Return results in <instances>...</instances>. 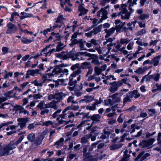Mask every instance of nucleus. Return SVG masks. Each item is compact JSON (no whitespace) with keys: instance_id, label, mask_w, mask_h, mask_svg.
<instances>
[{"instance_id":"f257e3e1","label":"nucleus","mask_w":161,"mask_h":161,"mask_svg":"<svg viewBox=\"0 0 161 161\" xmlns=\"http://www.w3.org/2000/svg\"><path fill=\"white\" fill-rule=\"evenodd\" d=\"M24 138V135L21 136L16 141H12L9 144L4 145L0 149V156H3L10 155L13 153V150L16 147Z\"/></svg>"},{"instance_id":"f03ea898","label":"nucleus","mask_w":161,"mask_h":161,"mask_svg":"<svg viewBox=\"0 0 161 161\" xmlns=\"http://www.w3.org/2000/svg\"><path fill=\"white\" fill-rule=\"evenodd\" d=\"M24 138V135L21 136L16 141H12L9 144L4 145L0 149V156H3L10 155L13 153V150L16 147Z\"/></svg>"},{"instance_id":"7ed1b4c3","label":"nucleus","mask_w":161,"mask_h":161,"mask_svg":"<svg viewBox=\"0 0 161 161\" xmlns=\"http://www.w3.org/2000/svg\"><path fill=\"white\" fill-rule=\"evenodd\" d=\"M118 94L115 93L111 96L112 100L109 99L108 100H105V105L106 106L114 105V106L112 107L113 110H114L115 108H119V105L122 102L120 97H118Z\"/></svg>"},{"instance_id":"20e7f679","label":"nucleus","mask_w":161,"mask_h":161,"mask_svg":"<svg viewBox=\"0 0 161 161\" xmlns=\"http://www.w3.org/2000/svg\"><path fill=\"white\" fill-rule=\"evenodd\" d=\"M126 8V5L125 4H123L121 6L122 15L121 18L122 19H128L130 15V13L127 11Z\"/></svg>"},{"instance_id":"39448f33","label":"nucleus","mask_w":161,"mask_h":161,"mask_svg":"<svg viewBox=\"0 0 161 161\" xmlns=\"http://www.w3.org/2000/svg\"><path fill=\"white\" fill-rule=\"evenodd\" d=\"M61 3V6L64 10L69 12L71 11V9L69 7L72 6V5L70 3L69 0H59Z\"/></svg>"},{"instance_id":"423d86ee","label":"nucleus","mask_w":161,"mask_h":161,"mask_svg":"<svg viewBox=\"0 0 161 161\" xmlns=\"http://www.w3.org/2000/svg\"><path fill=\"white\" fill-rule=\"evenodd\" d=\"M55 74H56V72H55L54 69L51 73H46L43 75L42 77V79L44 85H47L45 83L46 81L48 82L52 81V80L50 78L53 76Z\"/></svg>"},{"instance_id":"0eeeda50","label":"nucleus","mask_w":161,"mask_h":161,"mask_svg":"<svg viewBox=\"0 0 161 161\" xmlns=\"http://www.w3.org/2000/svg\"><path fill=\"white\" fill-rule=\"evenodd\" d=\"M70 107H68L66 108L63 111L62 114H61L60 115V117H61V118H57V119L60 124H66L69 123L70 121H65L63 119H64L65 116L67 114L66 113V111L68 110H70Z\"/></svg>"},{"instance_id":"6e6552de","label":"nucleus","mask_w":161,"mask_h":161,"mask_svg":"<svg viewBox=\"0 0 161 161\" xmlns=\"http://www.w3.org/2000/svg\"><path fill=\"white\" fill-rule=\"evenodd\" d=\"M97 16L99 17H101L100 19V21H102L107 19V12L105 9L102 8L97 13Z\"/></svg>"},{"instance_id":"1a4fd4ad","label":"nucleus","mask_w":161,"mask_h":161,"mask_svg":"<svg viewBox=\"0 0 161 161\" xmlns=\"http://www.w3.org/2000/svg\"><path fill=\"white\" fill-rule=\"evenodd\" d=\"M67 65H64V64H60L58 66H57L54 68L55 71L56 72V74L58 73H63L66 74H68V70L66 69L63 68L62 67L67 66Z\"/></svg>"},{"instance_id":"9d476101","label":"nucleus","mask_w":161,"mask_h":161,"mask_svg":"<svg viewBox=\"0 0 161 161\" xmlns=\"http://www.w3.org/2000/svg\"><path fill=\"white\" fill-rule=\"evenodd\" d=\"M71 69L73 70H76L71 75V76H73L74 77H75L76 75L79 74L81 72L80 69L79 68V65L78 64H77L73 65L71 66Z\"/></svg>"},{"instance_id":"9b49d317","label":"nucleus","mask_w":161,"mask_h":161,"mask_svg":"<svg viewBox=\"0 0 161 161\" xmlns=\"http://www.w3.org/2000/svg\"><path fill=\"white\" fill-rule=\"evenodd\" d=\"M63 47V45L62 43H59L56 49H52L46 53H44L43 54H44L45 56H47L48 54H50L53 52L61 51Z\"/></svg>"},{"instance_id":"f8f14e48","label":"nucleus","mask_w":161,"mask_h":161,"mask_svg":"<svg viewBox=\"0 0 161 161\" xmlns=\"http://www.w3.org/2000/svg\"><path fill=\"white\" fill-rule=\"evenodd\" d=\"M8 28L6 33L7 34H11L15 32L16 30V27L13 24L9 23L7 25Z\"/></svg>"},{"instance_id":"ddd939ff","label":"nucleus","mask_w":161,"mask_h":161,"mask_svg":"<svg viewBox=\"0 0 161 161\" xmlns=\"http://www.w3.org/2000/svg\"><path fill=\"white\" fill-rule=\"evenodd\" d=\"M130 41V40L128 38H121L119 40V42L115 44V48L117 49L119 48L122 45L126 44H128Z\"/></svg>"},{"instance_id":"4468645a","label":"nucleus","mask_w":161,"mask_h":161,"mask_svg":"<svg viewBox=\"0 0 161 161\" xmlns=\"http://www.w3.org/2000/svg\"><path fill=\"white\" fill-rule=\"evenodd\" d=\"M93 124V122H92V121L87 120L82 121L77 127V128H80L83 125H88L89 126L86 128L87 130H89L90 129V127L92 126Z\"/></svg>"},{"instance_id":"2eb2a0df","label":"nucleus","mask_w":161,"mask_h":161,"mask_svg":"<svg viewBox=\"0 0 161 161\" xmlns=\"http://www.w3.org/2000/svg\"><path fill=\"white\" fill-rule=\"evenodd\" d=\"M115 24L116 30L117 32H119L121 31L122 27L125 24V23L122 22L120 20H115Z\"/></svg>"},{"instance_id":"dca6fc26","label":"nucleus","mask_w":161,"mask_h":161,"mask_svg":"<svg viewBox=\"0 0 161 161\" xmlns=\"http://www.w3.org/2000/svg\"><path fill=\"white\" fill-rule=\"evenodd\" d=\"M137 20H135V21L132 22L131 23H129L127 24V25L129 27L128 28L125 27L123 30V31L124 32H126L128 30L132 31L133 28H134L136 24L137 23Z\"/></svg>"},{"instance_id":"f3484780","label":"nucleus","mask_w":161,"mask_h":161,"mask_svg":"<svg viewBox=\"0 0 161 161\" xmlns=\"http://www.w3.org/2000/svg\"><path fill=\"white\" fill-rule=\"evenodd\" d=\"M58 102H55L53 101L52 102L44 105V107L45 108H52L55 109L58 108V106L56 105V103H57Z\"/></svg>"},{"instance_id":"a211bd4d","label":"nucleus","mask_w":161,"mask_h":161,"mask_svg":"<svg viewBox=\"0 0 161 161\" xmlns=\"http://www.w3.org/2000/svg\"><path fill=\"white\" fill-rule=\"evenodd\" d=\"M36 4H38L39 6H40V8H46V2L42 1L36 3H34L31 7L26 8L25 11L26 12L29 11L30 8L35 6Z\"/></svg>"},{"instance_id":"6ab92c4d","label":"nucleus","mask_w":161,"mask_h":161,"mask_svg":"<svg viewBox=\"0 0 161 161\" xmlns=\"http://www.w3.org/2000/svg\"><path fill=\"white\" fill-rule=\"evenodd\" d=\"M18 125L20 126L21 129H22L25 126L26 123V120L23 118H19L17 119Z\"/></svg>"},{"instance_id":"aec40b11","label":"nucleus","mask_w":161,"mask_h":161,"mask_svg":"<svg viewBox=\"0 0 161 161\" xmlns=\"http://www.w3.org/2000/svg\"><path fill=\"white\" fill-rule=\"evenodd\" d=\"M20 14L22 15L20 16V19H24L26 18H30L31 17H35L31 13H26L25 12H22Z\"/></svg>"},{"instance_id":"412c9836","label":"nucleus","mask_w":161,"mask_h":161,"mask_svg":"<svg viewBox=\"0 0 161 161\" xmlns=\"http://www.w3.org/2000/svg\"><path fill=\"white\" fill-rule=\"evenodd\" d=\"M161 57L160 56H158L154 57L152 59L150 64H153L155 66H157L158 64L159 60Z\"/></svg>"},{"instance_id":"4be33fe9","label":"nucleus","mask_w":161,"mask_h":161,"mask_svg":"<svg viewBox=\"0 0 161 161\" xmlns=\"http://www.w3.org/2000/svg\"><path fill=\"white\" fill-rule=\"evenodd\" d=\"M100 118L101 116L98 114H94L90 117L92 121V122L93 123L99 121Z\"/></svg>"},{"instance_id":"5701e85b","label":"nucleus","mask_w":161,"mask_h":161,"mask_svg":"<svg viewBox=\"0 0 161 161\" xmlns=\"http://www.w3.org/2000/svg\"><path fill=\"white\" fill-rule=\"evenodd\" d=\"M109 84L112 85L111 86L109 89L110 92L114 93L117 91L118 87L116 84V82H114L113 83H110Z\"/></svg>"},{"instance_id":"b1692460","label":"nucleus","mask_w":161,"mask_h":161,"mask_svg":"<svg viewBox=\"0 0 161 161\" xmlns=\"http://www.w3.org/2000/svg\"><path fill=\"white\" fill-rule=\"evenodd\" d=\"M129 96L130 98L135 97L136 98L139 97L140 95L138 93L136 90H134L132 92L129 93Z\"/></svg>"},{"instance_id":"393cba45","label":"nucleus","mask_w":161,"mask_h":161,"mask_svg":"<svg viewBox=\"0 0 161 161\" xmlns=\"http://www.w3.org/2000/svg\"><path fill=\"white\" fill-rule=\"evenodd\" d=\"M160 77L159 74H155L154 75H150L148 78L150 79H153L154 80L158 81V80Z\"/></svg>"},{"instance_id":"a878e982","label":"nucleus","mask_w":161,"mask_h":161,"mask_svg":"<svg viewBox=\"0 0 161 161\" xmlns=\"http://www.w3.org/2000/svg\"><path fill=\"white\" fill-rule=\"evenodd\" d=\"M64 140V139L63 138H61L59 141L56 142L54 145L57 148H59L62 146Z\"/></svg>"},{"instance_id":"bb28decb","label":"nucleus","mask_w":161,"mask_h":161,"mask_svg":"<svg viewBox=\"0 0 161 161\" xmlns=\"http://www.w3.org/2000/svg\"><path fill=\"white\" fill-rule=\"evenodd\" d=\"M147 69V67H145L143 68L140 67L138 69L135 71L134 72L139 74H141L145 72Z\"/></svg>"},{"instance_id":"cd10ccee","label":"nucleus","mask_w":161,"mask_h":161,"mask_svg":"<svg viewBox=\"0 0 161 161\" xmlns=\"http://www.w3.org/2000/svg\"><path fill=\"white\" fill-rule=\"evenodd\" d=\"M34 38L33 37L31 39H28L25 37H22L21 39V41L24 43L29 44L34 41Z\"/></svg>"},{"instance_id":"c85d7f7f","label":"nucleus","mask_w":161,"mask_h":161,"mask_svg":"<svg viewBox=\"0 0 161 161\" xmlns=\"http://www.w3.org/2000/svg\"><path fill=\"white\" fill-rule=\"evenodd\" d=\"M50 45L47 46L45 48H44L42 51V53H41L40 54H39V53H37L36 55L34 56H32L30 58H38L39 56L41 55H42L43 54L42 53L44 52H46L47 51V49L48 48Z\"/></svg>"},{"instance_id":"c756f323","label":"nucleus","mask_w":161,"mask_h":161,"mask_svg":"<svg viewBox=\"0 0 161 161\" xmlns=\"http://www.w3.org/2000/svg\"><path fill=\"white\" fill-rule=\"evenodd\" d=\"M27 71L28 75L34 76L38 74V70H28Z\"/></svg>"},{"instance_id":"7c9ffc66","label":"nucleus","mask_w":161,"mask_h":161,"mask_svg":"<svg viewBox=\"0 0 161 161\" xmlns=\"http://www.w3.org/2000/svg\"><path fill=\"white\" fill-rule=\"evenodd\" d=\"M114 31V28H112L108 30H105V31L107 33V34L105 36V37L107 38L110 35L113 33Z\"/></svg>"},{"instance_id":"2f4dec72","label":"nucleus","mask_w":161,"mask_h":161,"mask_svg":"<svg viewBox=\"0 0 161 161\" xmlns=\"http://www.w3.org/2000/svg\"><path fill=\"white\" fill-rule=\"evenodd\" d=\"M93 99V97L91 96H88L85 99L80 101V102H83L84 101L89 103L92 102Z\"/></svg>"},{"instance_id":"473e14b6","label":"nucleus","mask_w":161,"mask_h":161,"mask_svg":"<svg viewBox=\"0 0 161 161\" xmlns=\"http://www.w3.org/2000/svg\"><path fill=\"white\" fill-rule=\"evenodd\" d=\"M83 5V4H80L79 6H78V9L79 10L82 14H86L87 12L88 11L84 8Z\"/></svg>"},{"instance_id":"72a5a7b5","label":"nucleus","mask_w":161,"mask_h":161,"mask_svg":"<svg viewBox=\"0 0 161 161\" xmlns=\"http://www.w3.org/2000/svg\"><path fill=\"white\" fill-rule=\"evenodd\" d=\"M86 109L91 111H94L97 109L96 106L94 103L86 106Z\"/></svg>"},{"instance_id":"f704fd0d","label":"nucleus","mask_w":161,"mask_h":161,"mask_svg":"<svg viewBox=\"0 0 161 161\" xmlns=\"http://www.w3.org/2000/svg\"><path fill=\"white\" fill-rule=\"evenodd\" d=\"M149 17L148 14H142L140 15L139 18L142 20H144L146 19H148Z\"/></svg>"},{"instance_id":"c9c22d12","label":"nucleus","mask_w":161,"mask_h":161,"mask_svg":"<svg viewBox=\"0 0 161 161\" xmlns=\"http://www.w3.org/2000/svg\"><path fill=\"white\" fill-rule=\"evenodd\" d=\"M35 135L34 133H31L28 135L27 136V138L31 142H33L35 139Z\"/></svg>"},{"instance_id":"e433bc0d","label":"nucleus","mask_w":161,"mask_h":161,"mask_svg":"<svg viewBox=\"0 0 161 161\" xmlns=\"http://www.w3.org/2000/svg\"><path fill=\"white\" fill-rule=\"evenodd\" d=\"M43 137L42 136H39L38 137L35 142V143L37 145H39L42 142Z\"/></svg>"},{"instance_id":"4c0bfd02","label":"nucleus","mask_w":161,"mask_h":161,"mask_svg":"<svg viewBox=\"0 0 161 161\" xmlns=\"http://www.w3.org/2000/svg\"><path fill=\"white\" fill-rule=\"evenodd\" d=\"M62 94V93H60L56 94L55 95V99L58 101L61 100L63 98Z\"/></svg>"},{"instance_id":"58836bf2","label":"nucleus","mask_w":161,"mask_h":161,"mask_svg":"<svg viewBox=\"0 0 161 161\" xmlns=\"http://www.w3.org/2000/svg\"><path fill=\"white\" fill-rule=\"evenodd\" d=\"M126 81V79H123L122 80H119L118 82H116V84L118 86V87L122 86L124 83H125Z\"/></svg>"},{"instance_id":"ea45409f","label":"nucleus","mask_w":161,"mask_h":161,"mask_svg":"<svg viewBox=\"0 0 161 161\" xmlns=\"http://www.w3.org/2000/svg\"><path fill=\"white\" fill-rule=\"evenodd\" d=\"M140 128V127L138 126H136L134 124L130 126V129H131V133H132L135 132V130L136 129L137 130H138Z\"/></svg>"},{"instance_id":"a19ab883","label":"nucleus","mask_w":161,"mask_h":161,"mask_svg":"<svg viewBox=\"0 0 161 161\" xmlns=\"http://www.w3.org/2000/svg\"><path fill=\"white\" fill-rule=\"evenodd\" d=\"M1 107V108H3L8 109L11 108L12 106L9 103H4L2 105Z\"/></svg>"},{"instance_id":"79ce46f5","label":"nucleus","mask_w":161,"mask_h":161,"mask_svg":"<svg viewBox=\"0 0 161 161\" xmlns=\"http://www.w3.org/2000/svg\"><path fill=\"white\" fill-rule=\"evenodd\" d=\"M73 76H71L69 78V85L72 86L75 85L77 83L76 80L73 81Z\"/></svg>"},{"instance_id":"37998d69","label":"nucleus","mask_w":161,"mask_h":161,"mask_svg":"<svg viewBox=\"0 0 161 161\" xmlns=\"http://www.w3.org/2000/svg\"><path fill=\"white\" fill-rule=\"evenodd\" d=\"M110 133V132L107 131L105 130L104 131V134L102 135L101 138L102 139H105L108 137Z\"/></svg>"},{"instance_id":"c03bdc74","label":"nucleus","mask_w":161,"mask_h":161,"mask_svg":"<svg viewBox=\"0 0 161 161\" xmlns=\"http://www.w3.org/2000/svg\"><path fill=\"white\" fill-rule=\"evenodd\" d=\"M75 157V155L73 154H69L67 157V161H73V159Z\"/></svg>"},{"instance_id":"a18cd8bd","label":"nucleus","mask_w":161,"mask_h":161,"mask_svg":"<svg viewBox=\"0 0 161 161\" xmlns=\"http://www.w3.org/2000/svg\"><path fill=\"white\" fill-rule=\"evenodd\" d=\"M91 137V135L90 134L88 137H82L81 139V142L83 143H85L86 142L88 139H89Z\"/></svg>"},{"instance_id":"49530a36","label":"nucleus","mask_w":161,"mask_h":161,"mask_svg":"<svg viewBox=\"0 0 161 161\" xmlns=\"http://www.w3.org/2000/svg\"><path fill=\"white\" fill-rule=\"evenodd\" d=\"M31 83L33 84H34L36 86H42L43 85H44V83L43 82H39L36 80H35L31 82Z\"/></svg>"},{"instance_id":"de8ad7c7","label":"nucleus","mask_w":161,"mask_h":161,"mask_svg":"<svg viewBox=\"0 0 161 161\" xmlns=\"http://www.w3.org/2000/svg\"><path fill=\"white\" fill-rule=\"evenodd\" d=\"M13 123L12 121H9L7 122H3L1 123L0 125V129H1L2 127L4 126H7L10 124H11Z\"/></svg>"},{"instance_id":"09e8293b","label":"nucleus","mask_w":161,"mask_h":161,"mask_svg":"<svg viewBox=\"0 0 161 161\" xmlns=\"http://www.w3.org/2000/svg\"><path fill=\"white\" fill-rule=\"evenodd\" d=\"M102 71V70H101V69L100 68L97 67H95V72L96 75H100Z\"/></svg>"},{"instance_id":"8fccbe9b","label":"nucleus","mask_w":161,"mask_h":161,"mask_svg":"<svg viewBox=\"0 0 161 161\" xmlns=\"http://www.w3.org/2000/svg\"><path fill=\"white\" fill-rule=\"evenodd\" d=\"M134 45V43L133 42H130L127 46V49L129 50H132L133 49Z\"/></svg>"},{"instance_id":"3c124183","label":"nucleus","mask_w":161,"mask_h":161,"mask_svg":"<svg viewBox=\"0 0 161 161\" xmlns=\"http://www.w3.org/2000/svg\"><path fill=\"white\" fill-rule=\"evenodd\" d=\"M53 124V122L50 120H48L47 121H46L45 122H44L43 123L42 125H45L47 126H49V125H51Z\"/></svg>"},{"instance_id":"603ef678","label":"nucleus","mask_w":161,"mask_h":161,"mask_svg":"<svg viewBox=\"0 0 161 161\" xmlns=\"http://www.w3.org/2000/svg\"><path fill=\"white\" fill-rule=\"evenodd\" d=\"M77 56H79L80 55H83V56H89V54L87 52H80L78 53L77 54Z\"/></svg>"},{"instance_id":"864d4df0","label":"nucleus","mask_w":161,"mask_h":161,"mask_svg":"<svg viewBox=\"0 0 161 161\" xmlns=\"http://www.w3.org/2000/svg\"><path fill=\"white\" fill-rule=\"evenodd\" d=\"M122 146L121 144H119V146L117 145H113L111 146L110 149L111 150H114L115 149H118L119 148L121 147Z\"/></svg>"},{"instance_id":"5fc2aeb1","label":"nucleus","mask_w":161,"mask_h":161,"mask_svg":"<svg viewBox=\"0 0 161 161\" xmlns=\"http://www.w3.org/2000/svg\"><path fill=\"white\" fill-rule=\"evenodd\" d=\"M63 15L59 14L57 19L56 22L57 23L61 22L63 19Z\"/></svg>"},{"instance_id":"6e6d98bb","label":"nucleus","mask_w":161,"mask_h":161,"mask_svg":"<svg viewBox=\"0 0 161 161\" xmlns=\"http://www.w3.org/2000/svg\"><path fill=\"white\" fill-rule=\"evenodd\" d=\"M130 97L129 96V94L126 95L124 99V103H125L127 102H130L131 100L130 99Z\"/></svg>"},{"instance_id":"4d7b16f0","label":"nucleus","mask_w":161,"mask_h":161,"mask_svg":"<svg viewBox=\"0 0 161 161\" xmlns=\"http://www.w3.org/2000/svg\"><path fill=\"white\" fill-rule=\"evenodd\" d=\"M147 31L145 29H142L140 31L138 32L137 35L138 36H140L143 34H145L146 33Z\"/></svg>"},{"instance_id":"13d9d810","label":"nucleus","mask_w":161,"mask_h":161,"mask_svg":"<svg viewBox=\"0 0 161 161\" xmlns=\"http://www.w3.org/2000/svg\"><path fill=\"white\" fill-rule=\"evenodd\" d=\"M13 73L12 72H9L7 73L4 76V78L5 79H8L9 77H11L13 75Z\"/></svg>"},{"instance_id":"bf43d9fd","label":"nucleus","mask_w":161,"mask_h":161,"mask_svg":"<svg viewBox=\"0 0 161 161\" xmlns=\"http://www.w3.org/2000/svg\"><path fill=\"white\" fill-rule=\"evenodd\" d=\"M137 1V0H133V1H132V0H128L127 2L128 3H129V4H131V5L133 6L134 5L136 4Z\"/></svg>"},{"instance_id":"052dcab7","label":"nucleus","mask_w":161,"mask_h":161,"mask_svg":"<svg viewBox=\"0 0 161 161\" xmlns=\"http://www.w3.org/2000/svg\"><path fill=\"white\" fill-rule=\"evenodd\" d=\"M2 50L4 54H6L8 52V48L6 47H3L2 48Z\"/></svg>"},{"instance_id":"680f3d73","label":"nucleus","mask_w":161,"mask_h":161,"mask_svg":"<svg viewBox=\"0 0 161 161\" xmlns=\"http://www.w3.org/2000/svg\"><path fill=\"white\" fill-rule=\"evenodd\" d=\"M100 31V28L99 27H98L94 29L92 31H93V34H94L98 33Z\"/></svg>"},{"instance_id":"e2e57ef3","label":"nucleus","mask_w":161,"mask_h":161,"mask_svg":"<svg viewBox=\"0 0 161 161\" xmlns=\"http://www.w3.org/2000/svg\"><path fill=\"white\" fill-rule=\"evenodd\" d=\"M51 31V29L48 28L44 30L43 31H41V33H43L45 36H46L48 33V32Z\"/></svg>"},{"instance_id":"0e129e2a","label":"nucleus","mask_w":161,"mask_h":161,"mask_svg":"<svg viewBox=\"0 0 161 161\" xmlns=\"http://www.w3.org/2000/svg\"><path fill=\"white\" fill-rule=\"evenodd\" d=\"M61 109H59L57 111H56L53 114V116L54 118H55L56 116H57L58 114L61 112Z\"/></svg>"},{"instance_id":"69168bd1","label":"nucleus","mask_w":161,"mask_h":161,"mask_svg":"<svg viewBox=\"0 0 161 161\" xmlns=\"http://www.w3.org/2000/svg\"><path fill=\"white\" fill-rule=\"evenodd\" d=\"M98 143L97 142H95L93 143L92 145V147L91 148L89 149V152H90L92 151L94 148H96V146L97 145Z\"/></svg>"},{"instance_id":"338daca9","label":"nucleus","mask_w":161,"mask_h":161,"mask_svg":"<svg viewBox=\"0 0 161 161\" xmlns=\"http://www.w3.org/2000/svg\"><path fill=\"white\" fill-rule=\"evenodd\" d=\"M137 23L140 28H144L146 27V24L144 22H138Z\"/></svg>"},{"instance_id":"774afa93","label":"nucleus","mask_w":161,"mask_h":161,"mask_svg":"<svg viewBox=\"0 0 161 161\" xmlns=\"http://www.w3.org/2000/svg\"><path fill=\"white\" fill-rule=\"evenodd\" d=\"M44 103L43 102L40 103L37 106V107L42 109L45 108L44 107H43Z\"/></svg>"}]
</instances>
